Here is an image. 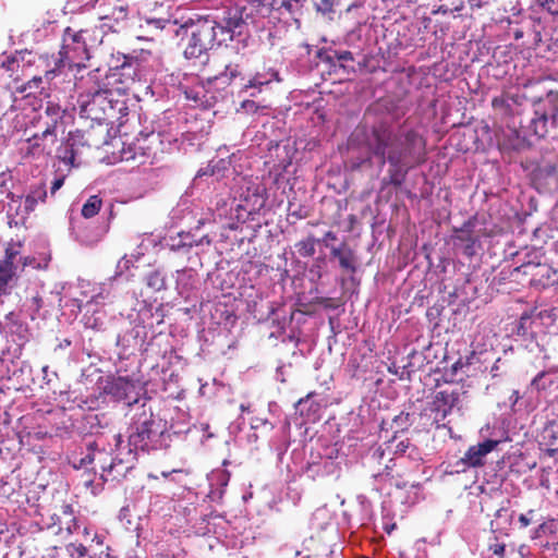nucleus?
<instances>
[{
  "label": "nucleus",
  "mask_w": 558,
  "mask_h": 558,
  "mask_svg": "<svg viewBox=\"0 0 558 558\" xmlns=\"http://www.w3.org/2000/svg\"><path fill=\"white\" fill-rule=\"evenodd\" d=\"M522 97L531 102L534 111L529 129L536 137H545L548 119L558 116V89L549 88L546 80H530L522 86Z\"/></svg>",
  "instance_id": "f257e3e1"
},
{
  "label": "nucleus",
  "mask_w": 558,
  "mask_h": 558,
  "mask_svg": "<svg viewBox=\"0 0 558 558\" xmlns=\"http://www.w3.org/2000/svg\"><path fill=\"white\" fill-rule=\"evenodd\" d=\"M120 82L117 73H104L100 69L88 72L82 76V83L89 85V96H94L99 107L104 108L106 120L113 119L118 113L126 110L125 102L120 100V87H114Z\"/></svg>",
  "instance_id": "f03ea898"
},
{
  "label": "nucleus",
  "mask_w": 558,
  "mask_h": 558,
  "mask_svg": "<svg viewBox=\"0 0 558 558\" xmlns=\"http://www.w3.org/2000/svg\"><path fill=\"white\" fill-rule=\"evenodd\" d=\"M181 29L187 37V44L184 49V56L187 59H199L206 57L216 44H219V34L211 23V19L199 16L196 20L190 19Z\"/></svg>",
  "instance_id": "7ed1b4c3"
},
{
  "label": "nucleus",
  "mask_w": 558,
  "mask_h": 558,
  "mask_svg": "<svg viewBox=\"0 0 558 558\" xmlns=\"http://www.w3.org/2000/svg\"><path fill=\"white\" fill-rule=\"evenodd\" d=\"M165 143L160 133L141 132L138 136L122 142L121 159L124 161H134L137 165H153L165 154Z\"/></svg>",
  "instance_id": "20e7f679"
},
{
  "label": "nucleus",
  "mask_w": 558,
  "mask_h": 558,
  "mask_svg": "<svg viewBox=\"0 0 558 558\" xmlns=\"http://www.w3.org/2000/svg\"><path fill=\"white\" fill-rule=\"evenodd\" d=\"M87 29H74L66 27L62 36V46L59 51V59L56 61V68L52 71H45L46 74L68 66L69 69H81L85 65L84 61L89 59L88 47L85 38Z\"/></svg>",
  "instance_id": "39448f33"
},
{
  "label": "nucleus",
  "mask_w": 558,
  "mask_h": 558,
  "mask_svg": "<svg viewBox=\"0 0 558 558\" xmlns=\"http://www.w3.org/2000/svg\"><path fill=\"white\" fill-rule=\"evenodd\" d=\"M426 161V141L414 130L400 133L396 147L390 150L389 166L415 168Z\"/></svg>",
  "instance_id": "423d86ee"
},
{
  "label": "nucleus",
  "mask_w": 558,
  "mask_h": 558,
  "mask_svg": "<svg viewBox=\"0 0 558 558\" xmlns=\"http://www.w3.org/2000/svg\"><path fill=\"white\" fill-rule=\"evenodd\" d=\"M246 10V7L233 4L223 7L208 14V17L211 19V23L220 36L219 44L232 40L234 36L243 34L246 27V21L251 15Z\"/></svg>",
  "instance_id": "0eeeda50"
},
{
  "label": "nucleus",
  "mask_w": 558,
  "mask_h": 558,
  "mask_svg": "<svg viewBox=\"0 0 558 558\" xmlns=\"http://www.w3.org/2000/svg\"><path fill=\"white\" fill-rule=\"evenodd\" d=\"M400 132H397L392 124L380 121L374 124L366 137L368 151L380 159V163L388 162L390 150L396 147Z\"/></svg>",
  "instance_id": "6e6552de"
},
{
  "label": "nucleus",
  "mask_w": 558,
  "mask_h": 558,
  "mask_svg": "<svg viewBox=\"0 0 558 558\" xmlns=\"http://www.w3.org/2000/svg\"><path fill=\"white\" fill-rule=\"evenodd\" d=\"M116 451L118 453L111 458L107 472L100 474V477L107 481H121L135 466L136 453L130 447H121L122 437L120 434L112 436Z\"/></svg>",
  "instance_id": "1a4fd4ad"
},
{
  "label": "nucleus",
  "mask_w": 558,
  "mask_h": 558,
  "mask_svg": "<svg viewBox=\"0 0 558 558\" xmlns=\"http://www.w3.org/2000/svg\"><path fill=\"white\" fill-rule=\"evenodd\" d=\"M21 246L20 242L8 243L0 258V296L11 294L13 288L17 286L16 260L21 258Z\"/></svg>",
  "instance_id": "9d476101"
},
{
  "label": "nucleus",
  "mask_w": 558,
  "mask_h": 558,
  "mask_svg": "<svg viewBox=\"0 0 558 558\" xmlns=\"http://www.w3.org/2000/svg\"><path fill=\"white\" fill-rule=\"evenodd\" d=\"M156 422L153 413L143 410L134 417L130 426L129 446L134 447L135 450H146L149 447L151 438L157 434L154 428Z\"/></svg>",
  "instance_id": "9b49d317"
},
{
  "label": "nucleus",
  "mask_w": 558,
  "mask_h": 558,
  "mask_svg": "<svg viewBox=\"0 0 558 558\" xmlns=\"http://www.w3.org/2000/svg\"><path fill=\"white\" fill-rule=\"evenodd\" d=\"M107 439L104 435L97 436L93 441L87 444L86 453L78 461L74 463V468H84L89 464L98 465L101 473L105 474L108 464L112 458V448L107 449ZM96 471V466L93 468Z\"/></svg>",
  "instance_id": "f8f14e48"
},
{
  "label": "nucleus",
  "mask_w": 558,
  "mask_h": 558,
  "mask_svg": "<svg viewBox=\"0 0 558 558\" xmlns=\"http://www.w3.org/2000/svg\"><path fill=\"white\" fill-rule=\"evenodd\" d=\"M465 393L466 391H461L456 387H446L436 391L430 402V411L435 413V421L441 422L452 413L453 409H460L461 396Z\"/></svg>",
  "instance_id": "ddd939ff"
},
{
  "label": "nucleus",
  "mask_w": 558,
  "mask_h": 558,
  "mask_svg": "<svg viewBox=\"0 0 558 558\" xmlns=\"http://www.w3.org/2000/svg\"><path fill=\"white\" fill-rule=\"evenodd\" d=\"M36 54L31 51H15L7 57L0 68L3 69L8 77L19 85L20 82L29 76L31 66L35 63Z\"/></svg>",
  "instance_id": "4468645a"
},
{
  "label": "nucleus",
  "mask_w": 558,
  "mask_h": 558,
  "mask_svg": "<svg viewBox=\"0 0 558 558\" xmlns=\"http://www.w3.org/2000/svg\"><path fill=\"white\" fill-rule=\"evenodd\" d=\"M501 440L486 439L483 442L469 447L463 458H461L457 465H461V470L465 471L469 468H480L485 464L486 456L492 452Z\"/></svg>",
  "instance_id": "2eb2a0df"
},
{
  "label": "nucleus",
  "mask_w": 558,
  "mask_h": 558,
  "mask_svg": "<svg viewBox=\"0 0 558 558\" xmlns=\"http://www.w3.org/2000/svg\"><path fill=\"white\" fill-rule=\"evenodd\" d=\"M75 85L78 89H82L77 98L80 116L93 121H105L104 108L101 109L99 105H96L97 101L94 96H89V85L82 83V76L76 81Z\"/></svg>",
  "instance_id": "dca6fc26"
},
{
  "label": "nucleus",
  "mask_w": 558,
  "mask_h": 558,
  "mask_svg": "<svg viewBox=\"0 0 558 558\" xmlns=\"http://www.w3.org/2000/svg\"><path fill=\"white\" fill-rule=\"evenodd\" d=\"M57 141V133L45 129L41 133H36L26 140L25 156L38 158L50 155Z\"/></svg>",
  "instance_id": "f3484780"
},
{
  "label": "nucleus",
  "mask_w": 558,
  "mask_h": 558,
  "mask_svg": "<svg viewBox=\"0 0 558 558\" xmlns=\"http://www.w3.org/2000/svg\"><path fill=\"white\" fill-rule=\"evenodd\" d=\"M473 222L466 221L460 229L456 230L453 243L462 248L465 256L472 257L476 254L475 245L478 243V236L473 232Z\"/></svg>",
  "instance_id": "a211bd4d"
},
{
  "label": "nucleus",
  "mask_w": 558,
  "mask_h": 558,
  "mask_svg": "<svg viewBox=\"0 0 558 558\" xmlns=\"http://www.w3.org/2000/svg\"><path fill=\"white\" fill-rule=\"evenodd\" d=\"M534 179L541 184L558 189V157L543 159L534 170Z\"/></svg>",
  "instance_id": "6ab92c4d"
},
{
  "label": "nucleus",
  "mask_w": 558,
  "mask_h": 558,
  "mask_svg": "<svg viewBox=\"0 0 558 558\" xmlns=\"http://www.w3.org/2000/svg\"><path fill=\"white\" fill-rule=\"evenodd\" d=\"M534 135L529 129V124L524 125L520 120L519 128L515 126L513 122V128L510 130V135L508 142H505L504 145L512 150H521L527 145V137Z\"/></svg>",
  "instance_id": "aec40b11"
},
{
  "label": "nucleus",
  "mask_w": 558,
  "mask_h": 558,
  "mask_svg": "<svg viewBox=\"0 0 558 558\" xmlns=\"http://www.w3.org/2000/svg\"><path fill=\"white\" fill-rule=\"evenodd\" d=\"M64 109L53 101H47L44 110V116H40L41 120H45V129H49L51 133H56L57 125L62 122L64 118Z\"/></svg>",
  "instance_id": "412c9836"
},
{
  "label": "nucleus",
  "mask_w": 558,
  "mask_h": 558,
  "mask_svg": "<svg viewBox=\"0 0 558 558\" xmlns=\"http://www.w3.org/2000/svg\"><path fill=\"white\" fill-rule=\"evenodd\" d=\"M28 77L29 78L26 82L19 84L14 87V92L16 94H22V95H25L26 97H29L43 89V86H41L43 85V76L41 75L32 74L29 72Z\"/></svg>",
  "instance_id": "4be33fe9"
},
{
  "label": "nucleus",
  "mask_w": 558,
  "mask_h": 558,
  "mask_svg": "<svg viewBox=\"0 0 558 558\" xmlns=\"http://www.w3.org/2000/svg\"><path fill=\"white\" fill-rule=\"evenodd\" d=\"M272 81H280L279 74L272 69H264L262 72H256L255 75L248 80L244 88L262 87L271 83Z\"/></svg>",
  "instance_id": "5701e85b"
},
{
  "label": "nucleus",
  "mask_w": 558,
  "mask_h": 558,
  "mask_svg": "<svg viewBox=\"0 0 558 558\" xmlns=\"http://www.w3.org/2000/svg\"><path fill=\"white\" fill-rule=\"evenodd\" d=\"M316 396L317 393L315 391H311L305 397L299 399L296 407H300L302 415H316L320 411L322 403L314 400Z\"/></svg>",
  "instance_id": "b1692460"
},
{
  "label": "nucleus",
  "mask_w": 558,
  "mask_h": 558,
  "mask_svg": "<svg viewBox=\"0 0 558 558\" xmlns=\"http://www.w3.org/2000/svg\"><path fill=\"white\" fill-rule=\"evenodd\" d=\"M412 167H407L403 165L400 166H390L388 169L387 183L399 187L403 184L407 173Z\"/></svg>",
  "instance_id": "393cba45"
},
{
  "label": "nucleus",
  "mask_w": 558,
  "mask_h": 558,
  "mask_svg": "<svg viewBox=\"0 0 558 558\" xmlns=\"http://www.w3.org/2000/svg\"><path fill=\"white\" fill-rule=\"evenodd\" d=\"M319 242V239H316L313 234H310L305 239L295 243V247L300 256L312 257L316 252V244Z\"/></svg>",
  "instance_id": "a878e982"
},
{
  "label": "nucleus",
  "mask_w": 558,
  "mask_h": 558,
  "mask_svg": "<svg viewBox=\"0 0 558 558\" xmlns=\"http://www.w3.org/2000/svg\"><path fill=\"white\" fill-rule=\"evenodd\" d=\"M412 424V414L402 411L392 418L390 428L393 430L395 434H398L408 430Z\"/></svg>",
  "instance_id": "bb28decb"
},
{
  "label": "nucleus",
  "mask_w": 558,
  "mask_h": 558,
  "mask_svg": "<svg viewBox=\"0 0 558 558\" xmlns=\"http://www.w3.org/2000/svg\"><path fill=\"white\" fill-rule=\"evenodd\" d=\"M102 206V199L98 195H92L82 207V216L86 219L95 217Z\"/></svg>",
  "instance_id": "cd10ccee"
},
{
  "label": "nucleus",
  "mask_w": 558,
  "mask_h": 558,
  "mask_svg": "<svg viewBox=\"0 0 558 558\" xmlns=\"http://www.w3.org/2000/svg\"><path fill=\"white\" fill-rule=\"evenodd\" d=\"M47 197V190L45 183H40L38 186L33 189L31 193L25 198V205L28 209H34L36 204L40 202H45Z\"/></svg>",
  "instance_id": "c85d7f7f"
},
{
  "label": "nucleus",
  "mask_w": 558,
  "mask_h": 558,
  "mask_svg": "<svg viewBox=\"0 0 558 558\" xmlns=\"http://www.w3.org/2000/svg\"><path fill=\"white\" fill-rule=\"evenodd\" d=\"M296 2L299 0H295ZM307 7H312L316 12L327 14L333 12L337 0H302Z\"/></svg>",
  "instance_id": "c756f323"
},
{
  "label": "nucleus",
  "mask_w": 558,
  "mask_h": 558,
  "mask_svg": "<svg viewBox=\"0 0 558 558\" xmlns=\"http://www.w3.org/2000/svg\"><path fill=\"white\" fill-rule=\"evenodd\" d=\"M511 104H517L514 96L506 95V96L495 97L492 100L493 108L495 110L501 111L504 114L511 113Z\"/></svg>",
  "instance_id": "7c9ffc66"
},
{
  "label": "nucleus",
  "mask_w": 558,
  "mask_h": 558,
  "mask_svg": "<svg viewBox=\"0 0 558 558\" xmlns=\"http://www.w3.org/2000/svg\"><path fill=\"white\" fill-rule=\"evenodd\" d=\"M146 283L149 288H151L155 291H160L166 286L165 278L158 270H154L147 275Z\"/></svg>",
  "instance_id": "2f4dec72"
},
{
  "label": "nucleus",
  "mask_w": 558,
  "mask_h": 558,
  "mask_svg": "<svg viewBox=\"0 0 558 558\" xmlns=\"http://www.w3.org/2000/svg\"><path fill=\"white\" fill-rule=\"evenodd\" d=\"M339 264L342 269H345L350 272H355L356 266L354 252L349 248L339 259Z\"/></svg>",
  "instance_id": "473e14b6"
},
{
  "label": "nucleus",
  "mask_w": 558,
  "mask_h": 558,
  "mask_svg": "<svg viewBox=\"0 0 558 558\" xmlns=\"http://www.w3.org/2000/svg\"><path fill=\"white\" fill-rule=\"evenodd\" d=\"M329 60L338 62L340 66L347 68L348 62H353L354 58L351 51L342 50V51H333L331 56L328 57Z\"/></svg>",
  "instance_id": "72a5a7b5"
},
{
  "label": "nucleus",
  "mask_w": 558,
  "mask_h": 558,
  "mask_svg": "<svg viewBox=\"0 0 558 558\" xmlns=\"http://www.w3.org/2000/svg\"><path fill=\"white\" fill-rule=\"evenodd\" d=\"M25 306L27 308L29 317L32 319H35L36 315L39 313L40 308L43 307V299L38 294H36L26 301Z\"/></svg>",
  "instance_id": "f704fd0d"
},
{
  "label": "nucleus",
  "mask_w": 558,
  "mask_h": 558,
  "mask_svg": "<svg viewBox=\"0 0 558 558\" xmlns=\"http://www.w3.org/2000/svg\"><path fill=\"white\" fill-rule=\"evenodd\" d=\"M66 551L72 558H85L88 554L86 546L82 543H71L66 546Z\"/></svg>",
  "instance_id": "c9c22d12"
},
{
  "label": "nucleus",
  "mask_w": 558,
  "mask_h": 558,
  "mask_svg": "<svg viewBox=\"0 0 558 558\" xmlns=\"http://www.w3.org/2000/svg\"><path fill=\"white\" fill-rule=\"evenodd\" d=\"M542 558H558V541L547 542L542 545Z\"/></svg>",
  "instance_id": "e433bc0d"
},
{
  "label": "nucleus",
  "mask_w": 558,
  "mask_h": 558,
  "mask_svg": "<svg viewBox=\"0 0 558 558\" xmlns=\"http://www.w3.org/2000/svg\"><path fill=\"white\" fill-rule=\"evenodd\" d=\"M229 75H227V71L225 70L222 73L215 75L213 77H208L207 82L209 84H214L217 88H226L229 86L232 82L231 80H228Z\"/></svg>",
  "instance_id": "4c0bfd02"
},
{
  "label": "nucleus",
  "mask_w": 558,
  "mask_h": 558,
  "mask_svg": "<svg viewBox=\"0 0 558 558\" xmlns=\"http://www.w3.org/2000/svg\"><path fill=\"white\" fill-rule=\"evenodd\" d=\"M488 549L498 558L506 557V545L504 543L495 542L489 544Z\"/></svg>",
  "instance_id": "58836bf2"
},
{
  "label": "nucleus",
  "mask_w": 558,
  "mask_h": 558,
  "mask_svg": "<svg viewBox=\"0 0 558 558\" xmlns=\"http://www.w3.org/2000/svg\"><path fill=\"white\" fill-rule=\"evenodd\" d=\"M225 69L227 71V75H229L228 80H231V82H233L236 77L241 76L242 74L239 64L229 63L225 66Z\"/></svg>",
  "instance_id": "ea45409f"
},
{
  "label": "nucleus",
  "mask_w": 558,
  "mask_h": 558,
  "mask_svg": "<svg viewBox=\"0 0 558 558\" xmlns=\"http://www.w3.org/2000/svg\"><path fill=\"white\" fill-rule=\"evenodd\" d=\"M66 530L69 531L70 534L82 533L84 536H87L89 534L88 527H82L81 524L75 519H72V525H69Z\"/></svg>",
  "instance_id": "a19ab883"
},
{
  "label": "nucleus",
  "mask_w": 558,
  "mask_h": 558,
  "mask_svg": "<svg viewBox=\"0 0 558 558\" xmlns=\"http://www.w3.org/2000/svg\"><path fill=\"white\" fill-rule=\"evenodd\" d=\"M534 514V510H529L526 513H521L518 519L520 527H527L533 522Z\"/></svg>",
  "instance_id": "79ce46f5"
},
{
  "label": "nucleus",
  "mask_w": 558,
  "mask_h": 558,
  "mask_svg": "<svg viewBox=\"0 0 558 558\" xmlns=\"http://www.w3.org/2000/svg\"><path fill=\"white\" fill-rule=\"evenodd\" d=\"M350 247L345 242L341 243L340 246H330V254L332 257L338 258V260L341 258V256L349 250Z\"/></svg>",
  "instance_id": "37998d69"
},
{
  "label": "nucleus",
  "mask_w": 558,
  "mask_h": 558,
  "mask_svg": "<svg viewBox=\"0 0 558 558\" xmlns=\"http://www.w3.org/2000/svg\"><path fill=\"white\" fill-rule=\"evenodd\" d=\"M541 268V264L525 263L515 270L522 271L524 275H533V270Z\"/></svg>",
  "instance_id": "c03bdc74"
},
{
  "label": "nucleus",
  "mask_w": 558,
  "mask_h": 558,
  "mask_svg": "<svg viewBox=\"0 0 558 558\" xmlns=\"http://www.w3.org/2000/svg\"><path fill=\"white\" fill-rule=\"evenodd\" d=\"M553 522H544L538 525V527L535 531V537H539L542 534H546L547 532L551 533Z\"/></svg>",
  "instance_id": "a18cd8bd"
},
{
  "label": "nucleus",
  "mask_w": 558,
  "mask_h": 558,
  "mask_svg": "<svg viewBox=\"0 0 558 558\" xmlns=\"http://www.w3.org/2000/svg\"><path fill=\"white\" fill-rule=\"evenodd\" d=\"M64 184V177L57 178L50 187L51 195H54L58 190H60Z\"/></svg>",
  "instance_id": "49530a36"
},
{
  "label": "nucleus",
  "mask_w": 558,
  "mask_h": 558,
  "mask_svg": "<svg viewBox=\"0 0 558 558\" xmlns=\"http://www.w3.org/2000/svg\"><path fill=\"white\" fill-rule=\"evenodd\" d=\"M337 240V235L335 232L332 231H327L323 238V240H320V242H323L325 244L326 247H329V241H336Z\"/></svg>",
  "instance_id": "de8ad7c7"
},
{
  "label": "nucleus",
  "mask_w": 558,
  "mask_h": 558,
  "mask_svg": "<svg viewBox=\"0 0 558 558\" xmlns=\"http://www.w3.org/2000/svg\"><path fill=\"white\" fill-rule=\"evenodd\" d=\"M27 327L20 324L17 325V335H19V339L22 340V341H26L27 340Z\"/></svg>",
  "instance_id": "09e8293b"
},
{
  "label": "nucleus",
  "mask_w": 558,
  "mask_h": 558,
  "mask_svg": "<svg viewBox=\"0 0 558 558\" xmlns=\"http://www.w3.org/2000/svg\"><path fill=\"white\" fill-rule=\"evenodd\" d=\"M248 1H250L251 7L256 10H262L265 5L268 4V3H266L267 0H248Z\"/></svg>",
  "instance_id": "8fccbe9b"
},
{
  "label": "nucleus",
  "mask_w": 558,
  "mask_h": 558,
  "mask_svg": "<svg viewBox=\"0 0 558 558\" xmlns=\"http://www.w3.org/2000/svg\"><path fill=\"white\" fill-rule=\"evenodd\" d=\"M546 372H539L532 380V386L536 387L537 389H541L539 381L545 377Z\"/></svg>",
  "instance_id": "3c124183"
},
{
  "label": "nucleus",
  "mask_w": 558,
  "mask_h": 558,
  "mask_svg": "<svg viewBox=\"0 0 558 558\" xmlns=\"http://www.w3.org/2000/svg\"><path fill=\"white\" fill-rule=\"evenodd\" d=\"M409 447V441H400L397 446H396V450L395 452L396 453H404L405 450L408 449Z\"/></svg>",
  "instance_id": "603ef678"
},
{
  "label": "nucleus",
  "mask_w": 558,
  "mask_h": 558,
  "mask_svg": "<svg viewBox=\"0 0 558 558\" xmlns=\"http://www.w3.org/2000/svg\"><path fill=\"white\" fill-rule=\"evenodd\" d=\"M463 367V363H462V360L459 359L457 362H454L451 366V374L452 375H456L457 372Z\"/></svg>",
  "instance_id": "864d4df0"
},
{
  "label": "nucleus",
  "mask_w": 558,
  "mask_h": 558,
  "mask_svg": "<svg viewBox=\"0 0 558 558\" xmlns=\"http://www.w3.org/2000/svg\"><path fill=\"white\" fill-rule=\"evenodd\" d=\"M62 159L64 161H69L71 165H73L74 159H75V154H74L73 149L70 150V155L69 156L65 155L64 157H62Z\"/></svg>",
  "instance_id": "5fc2aeb1"
},
{
  "label": "nucleus",
  "mask_w": 558,
  "mask_h": 558,
  "mask_svg": "<svg viewBox=\"0 0 558 558\" xmlns=\"http://www.w3.org/2000/svg\"><path fill=\"white\" fill-rule=\"evenodd\" d=\"M384 454H385V451L379 447L374 451L373 457L380 460V459H383Z\"/></svg>",
  "instance_id": "6e6d98bb"
},
{
  "label": "nucleus",
  "mask_w": 558,
  "mask_h": 558,
  "mask_svg": "<svg viewBox=\"0 0 558 558\" xmlns=\"http://www.w3.org/2000/svg\"><path fill=\"white\" fill-rule=\"evenodd\" d=\"M149 23H153V21H149ZM154 23H156L157 27L165 28V24L170 23V22L168 20H157V21H154Z\"/></svg>",
  "instance_id": "4d7b16f0"
},
{
  "label": "nucleus",
  "mask_w": 558,
  "mask_h": 558,
  "mask_svg": "<svg viewBox=\"0 0 558 558\" xmlns=\"http://www.w3.org/2000/svg\"><path fill=\"white\" fill-rule=\"evenodd\" d=\"M287 166H283V168L281 170H279L276 174H275V179H274V182L275 184H278L279 182V178L282 175V172L286 170Z\"/></svg>",
  "instance_id": "13d9d810"
},
{
  "label": "nucleus",
  "mask_w": 558,
  "mask_h": 558,
  "mask_svg": "<svg viewBox=\"0 0 558 558\" xmlns=\"http://www.w3.org/2000/svg\"><path fill=\"white\" fill-rule=\"evenodd\" d=\"M71 345V340L70 339H64L58 347L60 349H63V348H68Z\"/></svg>",
  "instance_id": "bf43d9fd"
},
{
  "label": "nucleus",
  "mask_w": 558,
  "mask_h": 558,
  "mask_svg": "<svg viewBox=\"0 0 558 558\" xmlns=\"http://www.w3.org/2000/svg\"><path fill=\"white\" fill-rule=\"evenodd\" d=\"M329 302H330V299H322L319 301V303L323 304L325 307H333Z\"/></svg>",
  "instance_id": "052dcab7"
},
{
  "label": "nucleus",
  "mask_w": 558,
  "mask_h": 558,
  "mask_svg": "<svg viewBox=\"0 0 558 558\" xmlns=\"http://www.w3.org/2000/svg\"><path fill=\"white\" fill-rule=\"evenodd\" d=\"M64 513H69V514H72V507L70 505H66L64 507Z\"/></svg>",
  "instance_id": "680f3d73"
},
{
  "label": "nucleus",
  "mask_w": 558,
  "mask_h": 558,
  "mask_svg": "<svg viewBox=\"0 0 558 558\" xmlns=\"http://www.w3.org/2000/svg\"><path fill=\"white\" fill-rule=\"evenodd\" d=\"M172 472H181L180 470H172ZM170 474V472H162V476L167 477Z\"/></svg>",
  "instance_id": "e2e57ef3"
},
{
  "label": "nucleus",
  "mask_w": 558,
  "mask_h": 558,
  "mask_svg": "<svg viewBox=\"0 0 558 558\" xmlns=\"http://www.w3.org/2000/svg\"><path fill=\"white\" fill-rule=\"evenodd\" d=\"M556 496L558 497V489L556 490Z\"/></svg>",
  "instance_id": "0e129e2a"
}]
</instances>
